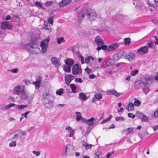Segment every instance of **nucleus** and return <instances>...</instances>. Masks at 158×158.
Here are the masks:
<instances>
[{
  "instance_id": "nucleus-12",
  "label": "nucleus",
  "mask_w": 158,
  "mask_h": 158,
  "mask_svg": "<svg viewBox=\"0 0 158 158\" xmlns=\"http://www.w3.org/2000/svg\"><path fill=\"white\" fill-rule=\"evenodd\" d=\"M1 24V27L2 29H10L12 27V26L8 22L6 21L2 22Z\"/></svg>"
},
{
  "instance_id": "nucleus-45",
  "label": "nucleus",
  "mask_w": 158,
  "mask_h": 158,
  "mask_svg": "<svg viewBox=\"0 0 158 158\" xmlns=\"http://www.w3.org/2000/svg\"><path fill=\"white\" fill-rule=\"evenodd\" d=\"M124 120V117H122L120 116V117H116L115 118V120L117 121H123Z\"/></svg>"
},
{
  "instance_id": "nucleus-42",
  "label": "nucleus",
  "mask_w": 158,
  "mask_h": 158,
  "mask_svg": "<svg viewBox=\"0 0 158 158\" xmlns=\"http://www.w3.org/2000/svg\"><path fill=\"white\" fill-rule=\"evenodd\" d=\"M119 56H120V57L121 58L124 57L125 58V56L126 55V53L125 51H123L119 52L118 53Z\"/></svg>"
},
{
  "instance_id": "nucleus-7",
  "label": "nucleus",
  "mask_w": 158,
  "mask_h": 158,
  "mask_svg": "<svg viewBox=\"0 0 158 158\" xmlns=\"http://www.w3.org/2000/svg\"><path fill=\"white\" fill-rule=\"evenodd\" d=\"M84 120V123L91 127H94L97 126L98 123V120H96L94 117L91 118L89 119H83Z\"/></svg>"
},
{
  "instance_id": "nucleus-6",
  "label": "nucleus",
  "mask_w": 158,
  "mask_h": 158,
  "mask_svg": "<svg viewBox=\"0 0 158 158\" xmlns=\"http://www.w3.org/2000/svg\"><path fill=\"white\" fill-rule=\"evenodd\" d=\"M18 95L20 96L22 100H27L29 103L31 102L33 98L32 96L29 94L23 86L22 87L21 93Z\"/></svg>"
},
{
  "instance_id": "nucleus-49",
  "label": "nucleus",
  "mask_w": 158,
  "mask_h": 158,
  "mask_svg": "<svg viewBox=\"0 0 158 158\" xmlns=\"http://www.w3.org/2000/svg\"><path fill=\"white\" fill-rule=\"evenodd\" d=\"M19 135H20L21 136H23L26 135V133L20 129L19 130Z\"/></svg>"
},
{
  "instance_id": "nucleus-30",
  "label": "nucleus",
  "mask_w": 158,
  "mask_h": 158,
  "mask_svg": "<svg viewBox=\"0 0 158 158\" xmlns=\"http://www.w3.org/2000/svg\"><path fill=\"white\" fill-rule=\"evenodd\" d=\"M70 87L71 89L72 92L73 93H76V87L73 84H71L70 85Z\"/></svg>"
},
{
  "instance_id": "nucleus-53",
  "label": "nucleus",
  "mask_w": 158,
  "mask_h": 158,
  "mask_svg": "<svg viewBox=\"0 0 158 158\" xmlns=\"http://www.w3.org/2000/svg\"><path fill=\"white\" fill-rule=\"evenodd\" d=\"M30 111H27L24 114H22V116H23L25 118H27V115L30 112Z\"/></svg>"
},
{
  "instance_id": "nucleus-43",
  "label": "nucleus",
  "mask_w": 158,
  "mask_h": 158,
  "mask_svg": "<svg viewBox=\"0 0 158 158\" xmlns=\"http://www.w3.org/2000/svg\"><path fill=\"white\" fill-rule=\"evenodd\" d=\"M78 56L80 57L82 64H83L85 63L84 57L81 56V54H79Z\"/></svg>"
},
{
  "instance_id": "nucleus-1",
  "label": "nucleus",
  "mask_w": 158,
  "mask_h": 158,
  "mask_svg": "<svg viewBox=\"0 0 158 158\" xmlns=\"http://www.w3.org/2000/svg\"><path fill=\"white\" fill-rule=\"evenodd\" d=\"M49 41V38H47L41 42L40 46L41 48V50L39 48V44L32 41L31 43L26 44L24 47V48L27 49L29 52L33 54H37L40 51L42 53H44L47 51Z\"/></svg>"
},
{
  "instance_id": "nucleus-56",
  "label": "nucleus",
  "mask_w": 158,
  "mask_h": 158,
  "mask_svg": "<svg viewBox=\"0 0 158 158\" xmlns=\"http://www.w3.org/2000/svg\"><path fill=\"white\" fill-rule=\"evenodd\" d=\"M16 145V142L15 141H13L12 143H9V146L10 147H13L15 146Z\"/></svg>"
},
{
  "instance_id": "nucleus-15",
  "label": "nucleus",
  "mask_w": 158,
  "mask_h": 158,
  "mask_svg": "<svg viewBox=\"0 0 158 158\" xmlns=\"http://www.w3.org/2000/svg\"><path fill=\"white\" fill-rule=\"evenodd\" d=\"M72 0H62L59 3V6L60 7H63L70 4Z\"/></svg>"
},
{
  "instance_id": "nucleus-59",
  "label": "nucleus",
  "mask_w": 158,
  "mask_h": 158,
  "mask_svg": "<svg viewBox=\"0 0 158 158\" xmlns=\"http://www.w3.org/2000/svg\"><path fill=\"white\" fill-rule=\"evenodd\" d=\"M25 84L27 85H28L30 84V82L28 80H26L24 81Z\"/></svg>"
},
{
  "instance_id": "nucleus-25",
  "label": "nucleus",
  "mask_w": 158,
  "mask_h": 158,
  "mask_svg": "<svg viewBox=\"0 0 158 158\" xmlns=\"http://www.w3.org/2000/svg\"><path fill=\"white\" fill-rule=\"evenodd\" d=\"M143 85L144 87L143 88V90L145 94H147L150 91L149 89V85L148 84H146V85Z\"/></svg>"
},
{
  "instance_id": "nucleus-63",
  "label": "nucleus",
  "mask_w": 158,
  "mask_h": 158,
  "mask_svg": "<svg viewBox=\"0 0 158 158\" xmlns=\"http://www.w3.org/2000/svg\"><path fill=\"white\" fill-rule=\"evenodd\" d=\"M157 34L158 35V31L157 32ZM154 38L156 40V41L155 42V44H158V38L156 36H154Z\"/></svg>"
},
{
  "instance_id": "nucleus-38",
  "label": "nucleus",
  "mask_w": 158,
  "mask_h": 158,
  "mask_svg": "<svg viewBox=\"0 0 158 158\" xmlns=\"http://www.w3.org/2000/svg\"><path fill=\"white\" fill-rule=\"evenodd\" d=\"M134 100H135L134 103L135 105L136 106H139L141 103L140 101L136 98H135Z\"/></svg>"
},
{
  "instance_id": "nucleus-27",
  "label": "nucleus",
  "mask_w": 158,
  "mask_h": 158,
  "mask_svg": "<svg viewBox=\"0 0 158 158\" xmlns=\"http://www.w3.org/2000/svg\"><path fill=\"white\" fill-rule=\"evenodd\" d=\"M148 81V79L145 77L142 78L140 80L141 83L143 85H146V84H148L147 83Z\"/></svg>"
},
{
  "instance_id": "nucleus-37",
  "label": "nucleus",
  "mask_w": 158,
  "mask_h": 158,
  "mask_svg": "<svg viewBox=\"0 0 158 158\" xmlns=\"http://www.w3.org/2000/svg\"><path fill=\"white\" fill-rule=\"evenodd\" d=\"M27 106L26 105L22 104L20 105L17 106V108L18 110H21L27 107Z\"/></svg>"
},
{
  "instance_id": "nucleus-24",
  "label": "nucleus",
  "mask_w": 158,
  "mask_h": 158,
  "mask_svg": "<svg viewBox=\"0 0 158 158\" xmlns=\"http://www.w3.org/2000/svg\"><path fill=\"white\" fill-rule=\"evenodd\" d=\"M134 104L132 102L129 103L126 106V108L128 111H131L134 110Z\"/></svg>"
},
{
  "instance_id": "nucleus-62",
  "label": "nucleus",
  "mask_w": 158,
  "mask_h": 158,
  "mask_svg": "<svg viewBox=\"0 0 158 158\" xmlns=\"http://www.w3.org/2000/svg\"><path fill=\"white\" fill-rule=\"evenodd\" d=\"M0 106V109H1L2 110H4L6 109H5V106L4 105H1Z\"/></svg>"
},
{
  "instance_id": "nucleus-21",
  "label": "nucleus",
  "mask_w": 158,
  "mask_h": 158,
  "mask_svg": "<svg viewBox=\"0 0 158 158\" xmlns=\"http://www.w3.org/2000/svg\"><path fill=\"white\" fill-rule=\"evenodd\" d=\"M78 98L79 99H81L83 101H85L87 99V98L85 94L81 92L79 95Z\"/></svg>"
},
{
  "instance_id": "nucleus-31",
  "label": "nucleus",
  "mask_w": 158,
  "mask_h": 158,
  "mask_svg": "<svg viewBox=\"0 0 158 158\" xmlns=\"http://www.w3.org/2000/svg\"><path fill=\"white\" fill-rule=\"evenodd\" d=\"M113 58L114 60H118L121 58L120 56H119L118 53L114 54Z\"/></svg>"
},
{
  "instance_id": "nucleus-29",
  "label": "nucleus",
  "mask_w": 158,
  "mask_h": 158,
  "mask_svg": "<svg viewBox=\"0 0 158 158\" xmlns=\"http://www.w3.org/2000/svg\"><path fill=\"white\" fill-rule=\"evenodd\" d=\"M106 64L108 66L114 64V62H113V60L110 59L107 60H106Z\"/></svg>"
},
{
  "instance_id": "nucleus-55",
  "label": "nucleus",
  "mask_w": 158,
  "mask_h": 158,
  "mask_svg": "<svg viewBox=\"0 0 158 158\" xmlns=\"http://www.w3.org/2000/svg\"><path fill=\"white\" fill-rule=\"evenodd\" d=\"M85 71L88 74H89L91 73V70L90 68H89L87 67L86 69H85Z\"/></svg>"
},
{
  "instance_id": "nucleus-17",
  "label": "nucleus",
  "mask_w": 158,
  "mask_h": 158,
  "mask_svg": "<svg viewBox=\"0 0 158 158\" xmlns=\"http://www.w3.org/2000/svg\"><path fill=\"white\" fill-rule=\"evenodd\" d=\"M51 61L52 63L56 67H58L60 65L59 59L56 57L51 58Z\"/></svg>"
},
{
  "instance_id": "nucleus-13",
  "label": "nucleus",
  "mask_w": 158,
  "mask_h": 158,
  "mask_svg": "<svg viewBox=\"0 0 158 158\" xmlns=\"http://www.w3.org/2000/svg\"><path fill=\"white\" fill-rule=\"evenodd\" d=\"M22 88L20 85H16L13 89V94L17 95H19L21 92Z\"/></svg>"
},
{
  "instance_id": "nucleus-40",
  "label": "nucleus",
  "mask_w": 158,
  "mask_h": 158,
  "mask_svg": "<svg viewBox=\"0 0 158 158\" xmlns=\"http://www.w3.org/2000/svg\"><path fill=\"white\" fill-rule=\"evenodd\" d=\"M148 118L146 116L143 115L141 118V120L142 121L148 122Z\"/></svg>"
},
{
  "instance_id": "nucleus-48",
  "label": "nucleus",
  "mask_w": 158,
  "mask_h": 158,
  "mask_svg": "<svg viewBox=\"0 0 158 158\" xmlns=\"http://www.w3.org/2000/svg\"><path fill=\"white\" fill-rule=\"evenodd\" d=\"M114 153V151H113L111 152L108 153L106 155V158H109Z\"/></svg>"
},
{
  "instance_id": "nucleus-28",
  "label": "nucleus",
  "mask_w": 158,
  "mask_h": 158,
  "mask_svg": "<svg viewBox=\"0 0 158 158\" xmlns=\"http://www.w3.org/2000/svg\"><path fill=\"white\" fill-rule=\"evenodd\" d=\"M64 70L67 72H70L71 71V67L66 65L64 67Z\"/></svg>"
},
{
  "instance_id": "nucleus-44",
  "label": "nucleus",
  "mask_w": 158,
  "mask_h": 158,
  "mask_svg": "<svg viewBox=\"0 0 158 158\" xmlns=\"http://www.w3.org/2000/svg\"><path fill=\"white\" fill-rule=\"evenodd\" d=\"M52 3L53 2L52 1L47 2L45 3L44 5L45 6L48 7L50 6L51 5Z\"/></svg>"
},
{
  "instance_id": "nucleus-16",
  "label": "nucleus",
  "mask_w": 158,
  "mask_h": 158,
  "mask_svg": "<svg viewBox=\"0 0 158 158\" xmlns=\"http://www.w3.org/2000/svg\"><path fill=\"white\" fill-rule=\"evenodd\" d=\"M148 4L150 6L156 8L158 6V0H149Z\"/></svg>"
},
{
  "instance_id": "nucleus-50",
  "label": "nucleus",
  "mask_w": 158,
  "mask_h": 158,
  "mask_svg": "<svg viewBox=\"0 0 158 158\" xmlns=\"http://www.w3.org/2000/svg\"><path fill=\"white\" fill-rule=\"evenodd\" d=\"M128 116L129 118H134L135 117V114H133L132 113H129L128 114Z\"/></svg>"
},
{
  "instance_id": "nucleus-2",
  "label": "nucleus",
  "mask_w": 158,
  "mask_h": 158,
  "mask_svg": "<svg viewBox=\"0 0 158 158\" xmlns=\"http://www.w3.org/2000/svg\"><path fill=\"white\" fill-rule=\"evenodd\" d=\"M95 41L98 46L97 48V50H99L102 49L105 50L106 52H109L115 50L119 46V44L116 43L111 44L107 46L106 45L104 44V43L99 36H97L96 37Z\"/></svg>"
},
{
  "instance_id": "nucleus-54",
  "label": "nucleus",
  "mask_w": 158,
  "mask_h": 158,
  "mask_svg": "<svg viewBox=\"0 0 158 158\" xmlns=\"http://www.w3.org/2000/svg\"><path fill=\"white\" fill-rule=\"evenodd\" d=\"M101 153L99 152H96L94 154V156L95 158H99V155Z\"/></svg>"
},
{
  "instance_id": "nucleus-3",
  "label": "nucleus",
  "mask_w": 158,
  "mask_h": 158,
  "mask_svg": "<svg viewBox=\"0 0 158 158\" xmlns=\"http://www.w3.org/2000/svg\"><path fill=\"white\" fill-rule=\"evenodd\" d=\"M86 13L87 19L89 21H93L97 18V14L94 10L91 9L86 10V9H84L78 14V20L79 22L84 18Z\"/></svg>"
},
{
  "instance_id": "nucleus-46",
  "label": "nucleus",
  "mask_w": 158,
  "mask_h": 158,
  "mask_svg": "<svg viewBox=\"0 0 158 158\" xmlns=\"http://www.w3.org/2000/svg\"><path fill=\"white\" fill-rule=\"evenodd\" d=\"M152 117H158V108L156 111H155L154 113V114H152Z\"/></svg>"
},
{
  "instance_id": "nucleus-58",
  "label": "nucleus",
  "mask_w": 158,
  "mask_h": 158,
  "mask_svg": "<svg viewBox=\"0 0 158 158\" xmlns=\"http://www.w3.org/2000/svg\"><path fill=\"white\" fill-rule=\"evenodd\" d=\"M48 22L51 24H52L53 22V19L51 18H50L48 19Z\"/></svg>"
},
{
  "instance_id": "nucleus-36",
  "label": "nucleus",
  "mask_w": 158,
  "mask_h": 158,
  "mask_svg": "<svg viewBox=\"0 0 158 158\" xmlns=\"http://www.w3.org/2000/svg\"><path fill=\"white\" fill-rule=\"evenodd\" d=\"M112 116L111 115L109 116V117L103 120L102 121L101 123V124H103L105 123L106 122H108L110 120L111 118H112Z\"/></svg>"
},
{
  "instance_id": "nucleus-20",
  "label": "nucleus",
  "mask_w": 158,
  "mask_h": 158,
  "mask_svg": "<svg viewBox=\"0 0 158 158\" xmlns=\"http://www.w3.org/2000/svg\"><path fill=\"white\" fill-rule=\"evenodd\" d=\"M81 143L86 150L91 148L92 146H94L93 145L91 144H88L86 141L84 140L82 141Z\"/></svg>"
},
{
  "instance_id": "nucleus-23",
  "label": "nucleus",
  "mask_w": 158,
  "mask_h": 158,
  "mask_svg": "<svg viewBox=\"0 0 158 158\" xmlns=\"http://www.w3.org/2000/svg\"><path fill=\"white\" fill-rule=\"evenodd\" d=\"M133 133V129H125L122 131V133L124 135H130Z\"/></svg>"
},
{
  "instance_id": "nucleus-61",
  "label": "nucleus",
  "mask_w": 158,
  "mask_h": 158,
  "mask_svg": "<svg viewBox=\"0 0 158 158\" xmlns=\"http://www.w3.org/2000/svg\"><path fill=\"white\" fill-rule=\"evenodd\" d=\"M90 129H88V130L86 131L85 133V136H88V134L90 132Z\"/></svg>"
},
{
  "instance_id": "nucleus-22",
  "label": "nucleus",
  "mask_w": 158,
  "mask_h": 158,
  "mask_svg": "<svg viewBox=\"0 0 158 158\" xmlns=\"http://www.w3.org/2000/svg\"><path fill=\"white\" fill-rule=\"evenodd\" d=\"M76 114L77 115L76 117V120L79 121L81 120L82 122H84V120L83 119H85L84 118H82L81 115V113L79 112H76Z\"/></svg>"
},
{
  "instance_id": "nucleus-26",
  "label": "nucleus",
  "mask_w": 158,
  "mask_h": 158,
  "mask_svg": "<svg viewBox=\"0 0 158 158\" xmlns=\"http://www.w3.org/2000/svg\"><path fill=\"white\" fill-rule=\"evenodd\" d=\"M65 64L66 65L71 67L74 63V61L73 60L69 59L67 60L65 62Z\"/></svg>"
},
{
  "instance_id": "nucleus-60",
  "label": "nucleus",
  "mask_w": 158,
  "mask_h": 158,
  "mask_svg": "<svg viewBox=\"0 0 158 158\" xmlns=\"http://www.w3.org/2000/svg\"><path fill=\"white\" fill-rule=\"evenodd\" d=\"M10 71L12 72V73H17L18 71V69H13L10 70Z\"/></svg>"
},
{
  "instance_id": "nucleus-5",
  "label": "nucleus",
  "mask_w": 158,
  "mask_h": 158,
  "mask_svg": "<svg viewBox=\"0 0 158 158\" xmlns=\"http://www.w3.org/2000/svg\"><path fill=\"white\" fill-rule=\"evenodd\" d=\"M157 129H141L138 133L141 140L149 137Z\"/></svg>"
},
{
  "instance_id": "nucleus-14",
  "label": "nucleus",
  "mask_w": 158,
  "mask_h": 158,
  "mask_svg": "<svg viewBox=\"0 0 158 158\" xmlns=\"http://www.w3.org/2000/svg\"><path fill=\"white\" fill-rule=\"evenodd\" d=\"M74 77L71 75H66L65 76V80L66 84L69 85L71 81L73 80Z\"/></svg>"
},
{
  "instance_id": "nucleus-52",
  "label": "nucleus",
  "mask_w": 158,
  "mask_h": 158,
  "mask_svg": "<svg viewBox=\"0 0 158 158\" xmlns=\"http://www.w3.org/2000/svg\"><path fill=\"white\" fill-rule=\"evenodd\" d=\"M138 70H136L134 71H132L131 72V74L132 75V76H135V75H136V74H137V73H138Z\"/></svg>"
},
{
  "instance_id": "nucleus-39",
  "label": "nucleus",
  "mask_w": 158,
  "mask_h": 158,
  "mask_svg": "<svg viewBox=\"0 0 158 158\" xmlns=\"http://www.w3.org/2000/svg\"><path fill=\"white\" fill-rule=\"evenodd\" d=\"M16 105L13 103H10L8 105L5 106V109H8L11 107H12Z\"/></svg>"
},
{
  "instance_id": "nucleus-34",
  "label": "nucleus",
  "mask_w": 158,
  "mask_h": 158,
  "mask_svg": "<svg viewBox=\"0 0 158 158\" xmlns=\"http://www.w3.org/2000/svg\"><path fill=\"white\" fill-rule=\"evenodd\" d=\"M124 44L126 45H128L130 43L131 39L129 38H125L124 40Z\"/></svg>"
},
{
  "instance_id": "nucleus-19",
  "label": "nucleus",
  "mask_w": 158,
  "mask_h": 158,
  "mask_svg": "<svg viewBox=\"0 0 158 158\" xmlns=\"http://www.w3.org/2000/svg\"><path fill=\"white\" fill-rule=\"evenodd\" d=\"M102 94L99 93L97 94L94 95L93 98V100H92V102H94L96 100H98L101 99L102 98Z\"/></svg>"
},
{
  "instance_id": "nucleus-47",
  "label": "nucleus",
  "mask_w": 158,
  "mask_h": 158,
  "mask_svg": "<svg viewBox=\"0 0 158 158\" xmlns=\"http://www.w3.org/2000/svg\"><path fill=\"white\" fill-rule=\"evenodd\" d=\"M90 56H88L87 57H86L85 58V63L86 64H88L90 62Z\"/></svg>"
},
{
  "instance_id": "nucleus-4",
  "label": "nucleus",
  "mask_w": 158,
  "mask_h": 158,
  "mask_svg": "<svg viewBox=\"0 0 158 158\" xmlns=\"http://www.w3.org/2000/svg\"><path fill=\"white\" fill-rule=\"evenodd\" d=\"M42 100L45 107L47 108H50L54 105V98L48 92L44 93Z\"/></svg>"
},
{
  "instance_id": "nucleus-33",
  "label": "nucleus",
  "mask_w": 158,
  "mask_h": 158,
  "mask_svg": "<svg viewBox=\"0 0 158 158\" xmlns=\"http://www.w3.org/2000/svg\"><path fill=\"white\" fill-rule=\"evenodd\" d=\"M64 90L63 89H60L57 90L56 92V94L58 95H61L63 93Z\"/></svg>"
},
{
  "instance_id": "nucleus-64",
  "label": "nucleus",
  "mask_w": 158,
  "mask_h": 158,
  "mask_svg": "<svg viewBox=\"0 0 158 158\" xmlns=\"http://www.w3.org/2000/svg\"><path fill=\"white\" fill-rule=\"evenodd\" d=\"M95 77V76L94 74L89 75V77L91 79H94Z\"/></svg>"
},
{
  "instance_id": "nucleus-9",
  "label": "nucleus",
  "mask_w": 158,
  "mask_h": 158,
  "mask_svg": "<svg viewBox=\"0 0 158 158\" xmlns=\"http://www.w3.org/2000/svg\"><path fill=\"white\" fill-rule=\"evenodd\" d=\"M107 93L109 95H113L117 97L120 95H122L123 93H119L117 92L116 90L114 89H109L107 90Z\"/></svg>"
},
{
  "instance_id": "nucleus-10",
  "label": "nucleus",
  "mask_w": 158,
  "mask_h": 158,
  "mask_svg": "<svg viewBox=\"0 0 158 158\" xmlns=\"http://www.w3.org/2000/svg\"><path fill=\"white\" fill-rule=\"evenodd\" d=\"M135 57V55L133 53L128 52L126 53V55L125 56V59L129 61H132L134 59Z\"/></svg>"
},
{
  "instance_id": "nucleus-35",
  "label": "nucleus",
  "mask_w": 158,
  "mask_h": 158,
  "mask_svg": "<svg viewBox=\"0 0 158 158\" xmlns=\"http://www.w3.org/2000/svg\"><path fill=\"white\" fill-rule=\"evenodd\" d=\"M56 41L58 44H60L62 42H64L65 40L63 37H60L56 39Z\"/></svg>"
},
{
  "instance_id": "nucleus-57",
  "label": "nucleus",
  "mask_w": 158,
  "mask_h": 158,
  "mask_svg": "<svg viewBox=\"0 0 158 158\" xmlns=\"http://www.w3.org/2000/svg\"><path fill=\"white\" fill-rule=\"evenodd\" d=\"M33 152L37 156H39L40 154V152L39 151L36 152L35 151H33Z\"/></svg>"
},
{
  "instance_id": "nucleus-18",
  "label": "nucleus",
  "mask_w": 158,
  "mask_h": 158,
  "mask_svg": "<svg viewBox=\"0 0 158 158\" xmlns=\"http://www.w3.org/2000/svg\"><path fill=\"white\" fill-rule=\"evenodd\" d=\"M148 46H145L140 47L138 50V52L139 53H145L148 51Z\"/></svg>"
},
{
  "instance_id": "nucleus-41",
  "label": "nucleus",
  "mask_w": 158,
  "mask_h": 158,
  "mask_svg": "<svg viewBox=\"0 0 158 158\" xmlns=\"http://www.w3.org/2000/svg\"><path fill=\"white\" fill-rule=\"evenodd\" d=\"M69 132H70V135H69V137H72L75 131L73 130V129H67Z\"/></svg>"
},
{
  "instance_id": "nucleus-51",
  "label": "nucleus",
  "mask_w": 158,
  "mask_h": 158,
  "mask_svg": "<svg viewBox=\"0 0 158 158\" xmlns=\"http://www.w3.org/2000/svg\"><path fill=\"white\" fill-rule=\"evenodd\" d=\"M75 81L76 82H79L81 83L83 82L81 78H76L75 80Z\"/></svg>"
},
{
  "instance_id": "nucleus-11",
  "label": "nucleus",
  "mask_w": 158,
  "mask_h": 158,
  "mask_svg": "<svg viewBox=\"0 0 158 158\" xmlns=\"http://www.w3.org/2000/svg\"><path fill=\"white\" fill-rule=\"evenodd\" d=\"M42 81V78L39 76L37 77L35 81L33 82L32 84L35 85L36 89H38L40 88Z\"/></svg>"
},
{
  "instance_id": "nucleus-8",
  "label": "nucleus",
  "mask_w": 158,
  "mask_h": 158,
  "mask_svg": "<svg viewBox=\"0 0 158 158\" xmlns=\"http://www.w3.org/2000/svg\"><path fill=\"white\" fill-rule=\"evenodd\" d=\"M72 73L74 75H77L82 73L81 67L77 64H75L72 68Z\"/></svg>"
},
{
  "instance_id": "nucleus-32",
  "label": "nucleus",
  "mask_w": 158,
  "mask_h": 158,
  "mask_svg": "<svg viewBox=\"0 0 158 158\" xmlns=\"http://www.w3.org/2000/svg\"><path fill=\"white\" fill-rule=\"evenodd\" d=\"M35 6L36 7H39L40 8H42L43 6L42 3L40 2L36 1L34 3Z\"/></svg>"
}]
</instances>
